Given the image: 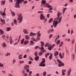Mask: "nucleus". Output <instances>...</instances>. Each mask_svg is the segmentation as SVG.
I'll list each match as a JSON object with an SVG mask.
<instances>
[{
  "instance_id": "1",
  "label": "nucleus",
  "mask_w": 76,
  "mask_h": 76,
  "mask_svg": "<svg viewBox=\"0 0 76 76\" xmlns=\"http://www.w3.org/2000/svg\"><path fill=\"white\" fill-rule=\"evenodd\" d=\"M18 16L19 18H18L17 20L18 21V23H20L23 20V17L22 16V14H18Z\"/></svg>"
},
{
  "instance_id": "2",
  "label": "nucleus",
  "mask_w": 76,
  "mask_h": 76,
  "mask_svg": "<svg viewBox=\"0 0 76 76\" xmlns=\"http://www.w3.org/2000/svg\"><path fill=\"white\" fill-rule=\"evenodd\" d=\"M57 61L59 63L58 66L59 67H61V66H64V63H62L61 61H60L58 59H57Z\"/></svg>"
},
{
  "instance_id": "3",
  "label": "nucleus",
  "mask_w": 76,
  "mask_h": 76,
  "mask_svg": "<svg viewBox=\"0 0 76 76\" xmlns=\"http://www.w3.org/2000/svg\"><path fill=\"white\" fill-rule=\"evenodd\" d=\"M53 25L54 26V28H56L57 26V25L58 24V21H53Z\"/></svg>"
},
{
  "instance_id": "4",
  "label": "nucleus",
  "mask_w": 76,
  "mask_h": 76,
  "mask_svg": "<svg viewBox=\"0 0 76 76\" xmlns=\"http://www.w3.org/2000/svg\"><path fill=\"white\" fill-rule=\"evenodd\" d=\"M40 19L41 20H44L45 19V17L42 14H40Z\"/></svg>"
},
{
  "instance_id": "5",
  "label": "nucleus",
  "mask_w": 76,
  "mask_h": 76,
  "mask_svg": "<svg viewBox=\"0 0 76 76\" xmlns=\"http://www.w3.org/2000/svg\"><path fill=\"white\" fill-rule=\"evenodd\" d=\"M29 68V66L28 65H26L24 66V69L25 70H26L27 69H28Z\"/></svg>"
},
{
  "instance_id": "6",
  "label": "nucleus",
  "mask_w": 76,
  "mask_h": 76,
  "mask_svg": "<svg viewBox=\"0 0 76 76\" xmlns=\"http://www.w3.org/2000/svg\"><path fill=\"white\" fill-rule=\"evenodd\" d=\"M40 31H38L37 33V34H38L37 37V38H40L41 37V34L40 33Z\"/></svg>"
},
{
  "instance_id": "7",
  "label": "nucleus",
  "mask_w": 76,
  "mask_h": 76,
  "mask_svg": "<svg viewBox=\"0 0 76 76\" xmlns=\"http://www.w3.org/2000/svg\"><path fill=\"white\" fill-rule=\"evenodd\" d=\"M19 4H20V3H19V2L16 3L15 6V7H20L19 6Z\"/></svg>"
},
{
  "instance_id": "8",
  "label": "nucleus",
  "mask_w": 76,
  "mask_h": 76,
  "mask_svg": "<svg viewBox=\"0 0 76 76\" xmlns=\"http://www.w3.org/2000/svg\"><path fill=\"white\" fill-rule=\"evenodd\" d=\"M23 32L24 34H28V31H27V30L25 29H24L23 30Z\"/></svg>"
},
{
  "instance_id": "9",
  "label": "nucleus",
  "mask_w": 76,
  "mask_h": 76,
  "mask_svg": "<svg viewBox=\"0 0 76 76\" xmlns=\"http://www.w3.org/2000/svg\"><path fill=\"white\" fill-rule=\"evenodd\" d=\"M17 1L20 4L22 3L24 1V0H17Z\"/></svg>"
},
{
  "instance_id": "10",
  "label": "nucleus",
  "mask_w": 76,
  "mask_h": 76,
  "mask_svg": "<svg viewBox=\"0 0 76 76\" xmlns=\"http://www.w3.org/2000/svg\"><path fill=\"white\" fill-rule=\"evenodd\" d=\"M0 21H1V22H2L4 25H5V20H4V19L1 18Z\"/></svg>"
},
{
  "instance_id": "11",
  "label": "nucleus",
  "mask_w": 76,
  "mask_h": 76,
  "mask_svg": "<svg viewBox=\"0 0 76 76\" xmlns=\"http://www.w3.org/2000/svg\"><path fill=\"white\" fill-rule=\"evenodd\" d=\"M0 21H1V22H2L4 25H5V20H4V19L1 18Z\"/></svg>"
},
{
  "instance_id": "12",
  "label": "nucleus",
  "mask_w": 76,
  "mask_h": 76,
  "mask_svg": "<svg viewBox=\"0 0 76 76\" xmlns=\"http://www.w3.org/2000/svg\"><path fill=\"white\" fill-rule=\"evenodd\" d=\"M71 70L72 69H70L68 71L67 75L68 76H69V75L70 74V72H71Z\"/></svg>"
},
{
  "instance_id": "13",
  "label": "nucleus",
  "mask_w": 76,
  "mask_h": 76,
  "mask_svg": "<svg viewBox=\"0 0 76 76\" xmlns=\"http://www.w3.org/2000/svg\"><path fill=\"white\" fill-rule=\"evenodd\" d=\"M66 69L62 70V75H65V73L64 72H66Z\"/></svg>"
},
{
  "instance_id": "14",
  "label": "nucleus",
  "mask_w": 76,
  "mask_h": 76,
  "mask_svg": "<svg viewBox=\"0 0 76 76\" xmlns=\"http://www.w3.org/2000/svg\"><path fill=\"white\" fill-rule=\"evenodd\" d=\"M29 43V41L28 40H26L24 42V45H26L27 44Z\"/></svg>"
},
{
  "instance_id": "15",
  "label": "nucleus",
  "mask_w": 76,
  "mask_h": 76,
  "mask_svg": "<svg viewBox=\"0 0 76 76\" xmlns=\"http://www.w3.org/2000/svg\"><path fill=\"white\" fill-rule=\"evenodd\" d=\"M39 56H37L35 58V60L36 61H38V59H39Z\"/></svg>"
},
{
  "instance_id": "16",
  "label": "nucleus",
  "mask_w": 76,
  "mask_h": 76,
  "mask_svg": "<svg viewBox=\"0 0 76 76\" xmlns=\"http://www.w3.org/2000/svg\"><path fill=\"white\" fill-rule=\"evenodd\" d=\"M59 56L60 58H61V59H62L64 57L63 56H62V55L61 54V53H60L59 54Z\"/></svg>"
},
{
  "instance_id": "17",
  "label": "nucleus",
  "mask_w": 76,
  "mask_h": 76,
  "mask_svg": "<svg viewBox=\"0 0 76 76\" xmlns=\"http://www.w3.org/2000/svg\"><path fill=\"white\" fill-rule=\"evenodd\" d=\"M49 55H50V53H46L45 54V57L46 58H47V57H48V56H49Z\"/></svg>"
},
{
  "instance_id": "18",
  "label": "nucleus",
  "mask_w": 76,
  "mask_h": 76,
  "mask_svg": "<svg viewBox=\"0 0 76 76\" xmlns=\"http://www.w3.org/2000/svg\"><path fill=\"white\" fill-rule=\"evenodd\" d=\"M25 38L27 40H28V39H29V37L28 35H26L25 36Z\"/></svg>"
},
{
  "instance_id": "19",
  "label": "nucleus",
  "mask_w": 76,
  "mask_h": 76,
  "mask_svg": "<svg viewBox=\"0 0 76 76\" xmlns=\"http://www.w3.org/2000/svg\"><path fill=\"white\" fill-rule=\"evenodd\" d=\"M50 55L49 56V58L50 60H51L52 59V57L53 56V54H51V53H50Z\"/></svg>"
},
{
  "instance_id": "20",
  "label": "nucleus",
  "mask_w": 76,
  "mask_h": 76,
  "mask_svg": "<svg viewBox=\"0 0 76 76\" xmlns=\"http://www.w3.org/2000/svg\"><path fill=\"white\" fill-rule=\"evenodd\" d=\"M42 60V61L40 64H43V63H45V58H43Z\"/></svg>"
},
{
  "instance_id": "21",
  "label": "nucleus",
  "mask_w": 76,
  "mask_h": 76,
  "mask_svg": "<svg viewBox=\"0 0 76 76\" xmlns=\"http://www.w3.org/2000/svg\"><path fill=\"white\" fill-rule=\"evenodd\" d=\"M39 66H42V67H44L45 66V64H41L39 65Z\"/></svg>"
},
{
  "instance_id": "22",
  "label": "nucleus",
  "mask_w": 76,
  "mask_h": 76,
  "mask_svg": "<svg viewBox=\"0 0 76 76\" xmlns=\"http://www.w3.org/2000/svg\"><path fill=\"white\" fill-rule=\"evenodd\" d=\"M41 51H42V52H44V48L43 46H41Z\"/></svg>"
},
{
  "instance_id": "23",
  "label": "nucleus",
  "mask_w": 76,
  "mask_h": 76,
  "mask_svg": "<svg viewBox=\"0 0 76 76\" xmlns=\"http://www.w3.org/2000/svg\"><path fill=\"white\" fill-rule=\"evenodd\" d=\"M40 43L41 44V46H44V42L43 41H41Z\"/></svg>"
},
{
  "instance_id": "24",
  "label": "nucleus",
  "mask_w": 76,
  "mask_h": 76,
  "mask_svg": "<svg viewBox=\"0 0 76 76\" xmlns=\"http://www.w3.org/2000/svg\"><path fill=\"white\" fill-rule=\"evenodd\" d=\"M11 15H12V16H15V13L14 12L12 11L11 12Z\"/></svg>"
},
{
  "instance_id": "25",
  "label": "nucleus",
  "mask_w": 76,
  "mask_h": 76,
  "mask_svg": "<svg viewBox=\"0 0 76 76\" xmlns=\"http://www.w3.org/2000/svg\"><path fill=\"white\" fill-rule=\"evenodd\" d=\"M0 32L1 33V34H4V32L1 29H0Z\"/></svg>"
},
{
  "instance_id": "26",
  "label": "nucleus",
  "mask_w": 76,
  "mask_h": 76,
  "mask_svg": "<svg viewBox=\"0 0 76 76\" xmlns=\"http://www.w3.org/2000/svg\"><path fill=\"white\" fill-rule=\"evenodd\" d=\"M22 54H20L18 58L19 59H22Z\"/></svg>"
},
{
  "instance_id": "27",
  "label": "nucleus",
  "mask_w": 76,
  "mask_h": 76,
  "mask_svg": "<svg viewBox=\"0 0 76 76\" xmlns=\"http://www.w3.org/2000/svg\"><path fill=\"white\" fill-rule=\"evenodd\" d=\"M62 15V13L60 12H59L57 15L58 17H60V15Z\"/></svg>"
},
{
  "instance_id": "28",
  "label": "nucleus",
  "mask_w": 76,
  "mask_h": 76,
  "mask_svg": "<svg viewBox=\"0 0 76 76\" xmlns=\"http://www.w3.org/2000/svg\"><path fill=\"white\" fill-rule=\"evenodd\" d=\"M45 3H46V1H45V0H43L42 1L41 3H42V4H45Z\"/></svg>"
},
{
  "instance_id": "29",
  "label": "nucleus",
  "mask_w": 76,
  "mask_h": 76,
  "mask_svg": "<svg viewBox=\"0 0 76 76\" xmlns=\"http://www.w3.org/2000/svg\"><path fill=\"white\" fill-rule=\"evenodd\" d=\"M43 52H40L38 53V54H39V56H41V55H42V54H43Z\"/></svg>"
},
{
  "instance_id": "30",
  "label": "nucleus",
  "mask_w": 76,
  "mask_h": 76,
  "mask_svg": "<svg viewBox=\"0 0 76 76\" xmlns=\"http://www.w3.org/2000/svg\"><path fill=\"white\" fill-rule=\"evenodd\" d=\"M14 22L15 24V25H17V21L15 19L14 20Z\"/></svg>"
},
{
  "instance_id": "31",
  "label": "nucleus",
  "mask_w": 76,
  "mask_h": 76,
  "mask_svg": "<svg viewBox=\"0 0 76 76\" xmlns=\"http://www.w3.org/2000/svg\"><path fill=\"white\" fill-rule=\"evenodd\" d=\"M60 39L58 40L57 42H56V44H58L59 45V44H60Z\"/></svg>"
},
{
  "instance_id": "32",
  "label": "nucleus",
  "mask_w": 76,
  "mask_h": 76,
  "mask_svg": "<svg viewBox=\"0 0 76 76\" xmlns=\"http://www.w3.org/2000/svg\"><path fill=\"white\" fill-rule=\"evenodd\" d=\"M53 18H50L49 20V23H51V21H53Z\"/></svg>"
},
{
  "instance_id": "33",
  "label": "nucleus",
  "mask_w": 76,
  "mask_h": 76,
  "mask_svg": "<svg viewBox=\"0 0 76 76\" xmlns=\"http://www.w3.org/2000/svg\"><path fill=\"white\" fill-rule=\"evenodd\" d=\"M7 29V31H10V30H11V28L10 27H8Z\"/></svg>"
},
{
  "instance_id": "34",
  "label": "nucleus",
  "mask_w": 76,
  "mask_h": 76,
  "mask_svg": "<svg viewBox=\"0 0 76 76\" xmlns=\"http://www.w3.org/2000/svg\"><path fill=\"white\" fill-rule=\"evenodd\" d=\"M3 47H6V44L4 42L3 44Z\"/></svg>"
},
{
  "instance_id": "35",
  "label": "nucleus",
  "mask_w": 76,
  "mask_h": 76,
  "mask_svg": "<svg viewBox=\"0 0 76 76\" xmlns=\"http://www.w3.org/2000/svg\"><path fill=\"white\" fill-rule=\"evenodd\" d=\"M58 54V52L56 51V52H55V53L54 54L55 56H57Z\"/></svg>"
},
{
  "instance_id": "36",
  "label": "nucleus",
  "mask_w": 76,
  "mask_h": 76,
  "mask_svg": "<svg viewBox=\"0 0 76 76\" xmlns=\"http://www.w3.org/2000/svg\"><path fill=\"white\" fill-rule=\"evenodd\" d=\"M34 55H35V56H37L38 55V51H36L35 52V53H34Z\"/></svg>"
},
{
  "instance_id": "37",
  "label": "nucleus",
  "mask_w": 76,
  "mask_h": 76,
  "mask_svg": "<svg viewBox=\"0 0 76 76\" xmlns=\"http://www.w3.org/2000/svg\"><path fill=\"white\" fill-rule=\"evenodd\" d=\"M24 42V39H23L21 41V44H22L23 43V42Z\"/></svg>"
},
{
  "instance_id": "38",
  "label": "nucleus",
  "mask_w": 76,
  "mask_h": 76,
  "mask_svg": "<svg viewBox=\"0 0 76 76\" xmlns=\"http://www.w3.org/2000/svg\"><path fill=\"white\" fill-rule=\"evenodd\" d=\"M37 48H39V49H41V48L38 46H37L35 47V49H37Z\"/></svg>"
},
{
  "instance_id": "39",
  "label": "nucleus",
  "mask_w": 76,
  "mask_h": 76,
  "mask_svg": "<svg viewBox=\"0 0 76 76\" xmlns=\"http://www.w3.org/2000/svg\"><path fill=\"white\" fill-rule=\"evenodd\" d=\"M39 40H40V38L37 37L36 39V41L37 42Z\"/></svg>"
},
{
  "instance_id": "40",
  "label": "nucleus",
  "mask_w": 76,
  "mask_h": 76,
  "mask_svg": "<svg viewBox=\"0 0 76 76\" xmlns=\"http://www.w3.org/2000/svg\"><path fill=\"white\" fill-rule=\"evenodd\" d=\"M30 37H32V36H33V32H31L30 33Z\"/></svg>"
},
{
  "instance_id": "41",
  "label": "nucleus",
  "mask_w": 76,
  "mask_h": 76,
  "mask_svg": "<svg viewBox=\"0 0 76 76\" xmlns=\"http://www.w3.org/2000/svg\"><path fill=\"white\" fill-rule=\"evenodd\" d=\"M48 48L50 51H51V49H52V48L51 47H48Z\"/></svg>"
},
{
  "instance_id": "42",
  "label": "nucleus",
  "mask_w": 76,
  "mask_h": 76,
  "mask_svg": "<svg viewBox=\"0 0 76 76\" xmlns=\"http://www.w3.org/2000/svg\"><path fill=\"white\" fill-rule=\"evenodd\" d=\"M31 39L33 40L34 41H35L36 42V40L35 39V38L34 37H33L31 38Z\"/></svg>"
},
{
  "instance_id": "43",
  "label": "nucleus",
  "mask_w": 76,
  "mask_h": 76,
  "mask_svg": "<svg viewBox=\"0 0 76 76\" xmlns=\"http://www.w3.org/2000/svg\"><path fill=\"white\" fill-rule=\"evenodd\" d=\"M46 73L47 72H44L43 73V76H45V75H46Z\"/></svg>"
},
{
  "instance_id": "44",
  "label": "nucleus",
  "mask_w": 76,
  "mask_h": 76,
  "mask_svg": "<svg viewBox=\"0 0 76 76\" xmlns=\"http://www.w3.org/2000/svg\"><path fill=\"white\" fill-rule=\"evenodd\" d=\"M1 3H2L1 5H4V4H5V2L2 1H1Z\"/></svg>"
},
{
  "instance_id": "45",
  "label": "nucleus",
  "mask_w": 76,
  "mask_h": 76,
  "mask_svg": "<svg viewBox=\"0 0 76 76\" xmlns=\"http://www.w3.org/2000/svg\"><path fill=\"white\" fill-rule=\"evenodd\" d=\"M48 4L46 3L45 4V5L44 6H45V7H48Z\"/></svg>"
},
{
  "instance_id": "46",
  "label": "nucleus",
  "mask_w": 76,
  "mask_h": 76,
  "mask_svg": "<svg viewBox=\"0 0 76 76\" xmlns=\"http://www.w3.org/2000/svg\"><path fill=\"white\" fill-rule=\"evenodd\" d=\"M74 43H75V40L73 39L72 40V44H74Z\"/></svg>"
},
{
  "instance_id": "47",
  "label": "nucleus",
  "mask_w": 76,
  "mask_h": 76,
  "mask_svg": "<svg viewBox=\"0 0 76 76\" xmlns=\"http://www.w3.org/2000/svg\"><path fill=\"white\" fill-rule=\"evenodd\" d=\"M63 42H61V43L59 45V47H60L61 46L63 45Z\"/></svg>"
},
{
  "instance_id": "48",
  "label": "nucleus",
  "mask_w": 76,
  "mask_h": 76,
  "mask_svg": "<svg viewBox=\"0 0 76 76\" xmlns=\"http://www.w3.org/2000/svg\"><path fill=\"white\" fill-rule=\"evenodd\" d=\"M61 19H62V16H61L59 19H58L59 21H61Z\"/></svg>"
},
{
  "instance_id": "49",
  "label": "nucleus",
  "mask_w": 76,
  "mask_h": 76,
  "mask_svg": "<svg viewBox=\"0 0 76 76\" xmlns=\"http://www.w3.org/2000/svg\"><path fill=\"white\" fill-rule=\"evenodd\" d=\"M20 62V64H22V63H24V61H19Z\"/></svg>"
},
{
  "instance_id": "50",
  "label": "nucleus",
  "mask_w": 76,
  "mask_h": 76,
  "mask_svg": "<svg viewBox=\"0 0 76 76\" xmlns=\"http://www.w3.org/2000/svg\"><path fill=\"white\" fill-rule=\"evenodd\" d=\"M10 53H7L6 55V56H10Z\"/></svg>"
},
{
  "instance_id": "51",
  "label": "nucleus",
  "mask_w": 76,
  "mask_h": 76,
  "mask_svg": "<svg viewBox=\"0 0 76 76\" xmlns=\"http://www.w3.org/2000/svg\"><path fill=\"white\" fill-rule=\"evenodd\" d=\"M5 16L6 15V13H5V12L4 11L3 13H2V16Z\"/></svg>"
},
{
  "instance_id": "52",
  "label": "nucleus",
  "mask_w": 76,
  "mask_h": 76,
  "mask_svg": "<svg viewBox=\"0 0 76 76\" xmlns=\"http://www.w3.org/2000/svg\"><path fill=\"white\" fill-rule=\"evenodd\" d=\"M53 37V34H50L49 35V38H51Z\"/></svg>"
},
{
  "instance_id": "53",
  "label": "nucleus",
  "mask_w": 76,
  "mask_h": 76,
  "mask_svg": "<svg viewBox=\"0 0 76 76\" xmlns=\"http://www.w3.org/2000/svg\"><path fill=\"white\" fill-rule=\"evenodd\" d=\"M49 43H46V45H45V47H47L48 46V44H49Z\"/></svg>"
},
{
  "instance_id": "54",
  "label": "nucleus",
  "mask_w": 76,
  "mask_h": 76,
  "mask_svg": "<svg viewBox=\"0 0 76 76\" xmlns=\"http://www.w3.org/2000/svg\"><path fill=\"white\" fill-rule=\"evenodd\" d=\"M72 58L73 59L75 58V53H73L72 54Z\"/></svg>"
},
{
  "instance_id": "55",
  "label": "nucleus",
  "mask_w": 76,
  "mask_h": 76,
  "mask_svg": "<svg viewBox=\"0 0 76 76\" xmlns=\"http://www.w3.org/2000/svg\"><path fill=\"white\" fill-rule=\"evenodd\" d=\"M0 66H1V67H3L4 66H3V64L0 63Z\"/></svg>"
},
{
  "instance_id": "56",
  "label": "nucleus",
  "mask_w": 76,
  "mask_h": 76,
  "mask_svg": "<svg viewBox=\"0 0 76 76\" xmlns=\"http://www.w3.org/2000/svg\"><path fill=\"white\" fill-rule=\"evenodd\" d=\"M16 62V60H15V59H14L13 60V61L12 63L13 64H14L15 62Z\"/></svg>"
},
{
  "instance_id": "57",
  "label": "nucleus",
  "mask_w": 76,
  "mask_h": 76,
  "mask_svg": "<svg viewBox=\"0 0 76 76\" xmlns=\"http://www.w3.org/2000/svg\"><path fill=\"white\" fill-rule=\"evenodd\" d=\"M47 17L48 18H50V14H48L47 15Z\"/></svg>"
},
{
  "instance_id": "58",
  "label": "nucleus",
  "mask_w": 76,
  "mask_h": 76,
  "mask_svg": "<svg viewBox=\"0 0 76 76\" xmlns=\"http://www.w3.org/2000/svg\"><path fill=\"white\" fill-rule=\"evenodd\" d=\"M28 3V1H25L24 2L23 4H26Z\"/></svg>"
},
{
  "instance_id": "59",
  "label": "nucleus",
  "mask_w": 76,
  "mask_h": 76,
  "mask_svg": "<svg viewBox=\"0 0 76 76\" xmlns=\"http://www.w3.org/2000/svg\"><path fill=\"white\" fill-rule=\"evenodd\" d=\"M2 37V38H4V39H5V38L4 37H5V35H3Z\"/></svg>"
},
{
  "instance_id": "60",
  "label": "nucleus",
  "mask_w": 76,
  "mask_h": 76,
  "mask_svg": "<svg viewBox=\"0 0 76 76\" xmlns=\"http://www.w3.org/2000/svg\"><path fill=\"white\" fill-rule=\"evenodd\" d=\"M30 42L31 43V44H34V42H33L31 40L30 41Z\"/></svg>"
},
{
  "instance_id": "61",
  "label": "nucleus",
  "mask_w": 76,
  "mask_h": 76,
  "mask_svg": "<svg viewBox=\"0 0 76 76\" xmlns=\"http://www.w3.org/2000/svg\"><path fill=\"white\" fill-rule=\"evenodd\" d=\"M26 71H27L26 72L27 73H28V72H29V69H26Z\"/></svg>"
},
{
  "instance_id": "62",
  "label": "nucleus",
  "mask_w": 76,
  "mask_h": 76,
  "mask_svg": "<svg viewBox=\"0 0 76 76\" xmlns=\"http://www.w3.org/2000/svg\"><path fill=\"white\" fill-rule=\"evenodd\" d=\"M73 30H72L71 31V34H73Z\"/></svg>"
},
{
  "instance_id": "63",
  "label": "nucleus",
  "mask_w": 76,
  "mask_h": 76,
  "mask_svg": "<svg viewBox=\"0 0 76 76\" xmlns=\"http://www.w3.org/2000/svg\"><path fill=\"white\" fill-rule=\"evenodd\" d=\"M42 12H43L42 11H39L38 12V13H42Z\"/></svg>"
},
{
  "instance_id": "64",
  "label": "nucleus",
  "mask_w": 76,
  "mask_h": 76,
  "mask_svg": "<svg viewBox=\"0 0 76 76\" xmlns=\"http://www.w3.org/2000/svg\"><path fill=\"white\" fill-rule=\"evenodd\" d=\"M28 76V75H27V73H25L24 74V76Z\"/></svg>"
}]
</instances>
